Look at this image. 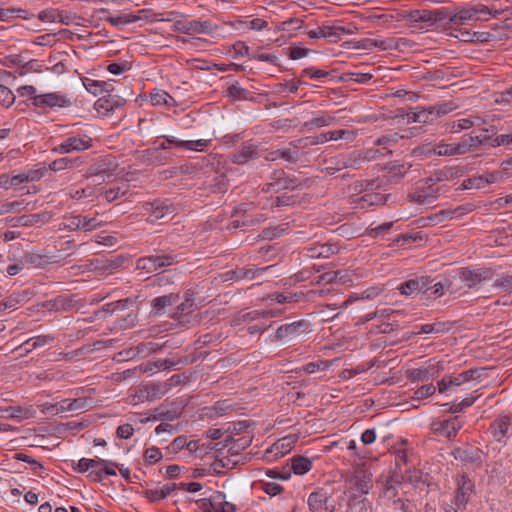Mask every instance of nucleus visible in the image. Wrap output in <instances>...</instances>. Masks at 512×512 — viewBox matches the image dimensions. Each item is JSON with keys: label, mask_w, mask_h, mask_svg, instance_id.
<instances>
[{"label": "nucleus", "mask_w": 512, "mask_h": 512, "mask_svg": "<svg viewBox=\"0 0 512 512\" xmlns=\"http://www.w3.org/2000/svg\"><path fill=\"white\" fill-rule=\"evenodd\" d=\"M481 129L478 134L474 132L468 135H464L459 142L455 143L456 153L458 155H465L468 152H476L481 146L491 147L493 141V135L495 134L494 129Z\"/></svg>", "instance_id": "nucleus-1"}, {"label": "nucleus", "mask_w": 512, "mask_h": 512, "mask_svg": "<svg viewBox=\"0 0 512 512\" xmlns=\"http://www.w3.org/2000/svg\"><path fill=\"white\" fill-rule=\"evenodd\" d=\"M412 156L414 157H432V156H456L455 143H440L433 145L431 143L424 144L416 147L412 150Z\"/></svg>", "instance_id": "nucleus-2"}, {"label": "nucleus", "mask_w": 512, "mask_h": 512, "mask_svg": "<svg viewBox=\"0 0 512 512\" xmlns=\"http://www.w3.org/2000/svg\"><path fill=\"white\" fill-rule=\"evenodd\" d=\"M174 262L175 257L171 255H151L139 258L136 262V269L152 273L157 271L159 268L171 266Z\"/></svg>", "instance_id": "nucleus-3"}, {"label": "nucleus", "mask_w": 512, "mask_h": 512, "mask_svg": "<svg viewBox=\"0 0 512 512\" xmlns=\"http://www.w3.org/2000/svg\"><path fill=\"white\" fill-rule=\"evenodd\" d=\"M165 140L159 145L160 148L168 149L173 146L177 150L201 151L208 146L210 140H182L174 136H165Z\"/></svg>", "instance_id": "nucleus-4"}, {"label": "nucleus", "mask_w": 512, "mask_h": 512, "mask_svg": "<svg viewBox=\"0 0 512 512\" xmlns=\"http://www.w3.org/2000/svg\"><path fill=\"white\" fill-rule=\"evenodd\" d=\"M171 30L173 32H181L184 34L192 35L198 33H211L213 27L210 21L178 20L173 23Z\"/></svg>", "instance_id": "nucleus-5"}, {"label": "nucleus", "mask_w": 512, "mask_h": 512, "mask_svg": "<svg viewBox=\"0 0 512 512\" xmlns=\"http://www.w3.org/2000/svg\"><path fill=\"white\" fill-rule=\"evenodd\" d=\"M460 279L466 282V286L471 289L482 281L491 280L494 272L491 268H483L478 270H471L468 267L460 269Z\"/></svg>", "instance_id": "nucleus-6"}, {"label": "nucleus", "mask_w": 512, "mask_h": 512, "mask_svg": "<svg viewBox=\"0 0 512 512\" xmlns=\"http://www.w3.org/2000/svg\"><path fill=\"white\" fill-rule=\"evenodd\" d=\"M329 496L323 489L312 492L308 497V506L312 512H334L335 506L329 503Z\"/></svg>", "instance_id": "nucleus-7"}, {"label": "nucleus", "mask_w": 512, "mask_h": 512, "mask_svg": "<svg viewBox=\"0 0 512 512\" xmlns=\"http://www.w3.org/2000/svg\"><path fill=\"white\" fill-rule=\"evenodd\" d=\"M231 216L232 217L241 216L242 219H235V220H233L228 225V229H238V228H241V227H248V226H252V225L258 224V223L263 221L262 216L254 217L252 215L247 214V208H246L245 204H241V205L237 206L234 209V211H233Z\"/></svg>", "instance_id": "nucleus-8"}, {"label": "nucleus", "mask_w": 512, "mask_h": 512, "mask_svg": "<svg viewBox=\"0 0 512 512\" xmlns=\"http://www.w3.org/2000/svg\"><path fill=\"white\" fill-rule=\"evenodd\" d=\"M441 16H445L442 8L434 10H415L410 13V18L414 22L427 23V27H440Z\"/></svg>", "instance_id": "nucleus-9"}, {"label": "nucleus", "mask_w": 512, "mask_h": 512, "mask_svg": "<svg viewBox=\"0 0 512 512\" xmlns=\"http://www.w3.org/2000/svg\"><path fill=\"white\" fill-rule=\"evenodd\" d=\"M125 260L126 258L122 255L111 258L101 257L92 260L90 265L94 271H99L101 273H111L114 270L120 268L124 264Z\"/></svg>", "instance_id": "nucleus-10"}, {"label": "nucleus", "mask_w": 512, "mask_h": 512, "mask_svg": "<svg viewBox=\"0 0 512 512\" xmlns=\"http://www.w3.org/2000/svg\"><path fill=\"white\" fill-rule=\"evenodd\" d=\"M91 146V139L84 137H69L62 144L55 148V151L65 154L73 151H83Z\"/></svg>", "instance_id": "nucleus-11"}, {"label": "nucleus", "mask_w": 512, "mask_h": 512, "mask_svg": "<svg viewBox=\"0 0 512 512\" xmlns=\"http://www.w3.org/2000/svg\"><path fill=\"white\" fill-rule=\"evenodd\" d=\"M196 305L193 299L186 298L185 302L177 306L176 311L171 317L176 320L180 325L187 326L192 324L191 313L195 310Z\"/></svg>", "instance_id": "nucleus-12"}, {"label": "nucleus", "mask_w": 512, "mask_h": 512, "mask_svg": "<svg viewBox=\"0 0 512 512\" xmlns=\"http://www.w3.org/2000/svg\"><path fill=\"white\" fill-rule=\"evenodd\" d=\"M146 211L151 213V222L156 220H160L165 216H169L175 213L176 208L174 205L163 202V201H155L151 203H146L144 205Z\"/></svg>", "instance_id": "nucleus-13"}, {"label": "nucleus", "mask_w": 512, "mask_h": 512, "mask_svg": "<svg viewBox=\"0 0 512 512\" xmlns=\"http://www.w3.org/2000/svg\"><path fill=\"white\" fill-rule=\"evenodd\" d=\"M431 282L432 281L430 280L429 277L424 276L416 279H410L400 285L399 291L401 294L406 296L412 295L420 291H423L425 293L430 289L429 284Z\"/></svg>", "instance_id": "nucleus-14"}, {"label": "nucleus", "mask_w": 512, "mask_h": 512, "mask_svg": "<svg viewBox=\"0 0 512 512\" xmlns=\"http://www.w3.org/2000/svg\"><path fill=\"white\" fill-rule=\"evenodd\" d=\"M352 31L341 26L323 25L316 30H310L307 35L311 39L324 38H339L342 34H350Z\"/></svg>", "instance_id": "nucleus-15"}, {"label": "nucleus", "mask_w": 512, "mask_h": 512, "mask_svg": "<svg viewBox=\"0 0 512 512\" xmlns=\"http://www.w3.org/2000/svg\"><path fill=\"white\" fill-rule=\"evenodd\" d=\"M113 162H98L90 166L87 172L88 177H97L100 181H105L115 174L117 166Z\"/></svg>", "instance_id": "nucleus-16"}, {"label": "nucleus", "mask_w": 512, "mask_h": 512, "mask_svg": "<svg viewBox=\"0 0 512 512\" xmlns=\"http://www.w3.org/2000/svg\"><path fill=\"white\" fill-rule=\"evenodd\" d=\"M223 504H225V494L216 491L209 499L201 500L200 509L202 512H225Z\"/></svg>", "instance_id": "nucleus-17"}, {"label": "nucleus", "mask_w": 512, "mask_h": 512, "mask_svg": "<svg viewBox=\"0 0 512 512\" xmlns=\"http://www.w3.org/2000/svg\"><path fill=\"white\" fill-rule=\"evenodd\" d=\"M455 325V322L453 321H439L432 324H424L421 325L420 330L417 332H412L409 335V338L415 335H419L421 333L424 334H445L448 333Z\"/></svg>", "instance_id": "nucleus-18"}, {"label": "nucleus", "mask_w": 512, "mask_h": 512, "mask_svg": "<svg viewBox=\"0 0 512 512\" xmlns=\"http://www.w3.org/2000/svg\"><path fill=\"white\" fill-rule=\"evenodd\" d=\"M33 104L35 106H49L53 107H65L68 104V100L56 93H48L43 95L34 96Z\"/></svg>", "instance_id": "nucleus-19"}, {"label": "nucleus", "mask_w": 512, "mask_h": 512, "mask_svg": "<svg viewBox=\"0 0 512 512\" xmlns=\"http://www.w3.org/2000/svg\"><path fill=\"white\" fill-rule=\"evenodd\" d=\"M462 175V171L457 167H443L442 169L435 170L433 175L427 179V183L431 182L430 185H435L437 182L443 180H452Z\"/></svg>", "instance_id": "nucleus-20"}, {"label": "nucleus", "mask_w": 512, "mask_h": 512, "mask_svg": "<svg viewBox=\"0 0 512 512\" xmlns=\"http://www.w3.org/2000/svg\"><path fill=\"white\" fill-rule=\"evenodd\" d=\"M511 425V419L508 416H500L490 426L493 437L500 442L507 434Z\"/></svg>", "instance_id": "nucleus-21"}, {"label": "nucleus", "mask_w": 512, "mask_h": 512, "mask_svg": "<svg viewBox=\"0 0 512 512\" xmlns=\"http://www.w3.org/2000/svg\"><path fill=\"white\" fill-rule=\"evenodd\" d=\"M303 326H305L304 321H298V322L281 325L276 330L275 338L277 341H281L284 339H292L293 337H295L298 334L299 329Z\"/></svg>", "instance_id": "nucleus-22"}, {"label": "nucleus", "mask_w": 512, "mask_h": 512, "mask_svg": "<svg viewBox=\"0 0 512 512\" xmlns=\"http://www.w3.org/2000/svg\"><path fill=\"white\" fill-rule=\"evenodd\" d=\"M505 164L500 170L487 172L484 174L487 184L500 183L510 177L512 174V162H502Z\"/></svg>", "instance_id": "nucleus-23"}, {"label": "nucleus", "mask_w": 512, "mask_h": 512, "mask_svg": "<svg viewBox=\"0 0 512 512\" xmlns=\"http://www.w3.org/2000/svg\"><path fill=\"white\" fill-rule=\"evenodd\" d=\"M47 168H35L33 170H30L26 173H20L18 175H14L10 178V185L11 186H18L21 183L28 182V181H37L39 180L44 172H47Z\"/></svg>", "instance_id": "nucleus-24"}, {"label": "nucleus", "mask_w": 512, "mask_h": 512, "mask_svg": "<svg viewBox=\"0 0 512 512\" xmlns=\"http://www.w3.org/2000/svg\"><path fill=\"white\" fill-rule=\"evenodd\" d=\"M270 155L272 157H270L268 155L267 156H263L264 160H276V158L279 157V156L282 157V158H286L287 157V151H282L281 153H279L277 151V152L271 153ZM241 156L243 158H251V159L262 157V155L258 151L257 146H255L253 144L245 145L242 148V150H241Z\"/></svg>", "instance_id": "nucleus-25"}, {"label": "nucleus", "mask_w": 512, "mask_h": 512, "mask_svg": "<svg viewBox=\"0 0 512 512\" xmlns=\"http://www.w3.org/2000/svg\"><path fill=\"white\" fill-rule=\"evenodd\" d=\"M442 12L445 16H441L440 27L457 30L458 26L464 24L457 12H452L447 8H442Z\"/></svg>", "instance_id": "nucleus-26"}, {"label": "nucleus", "mask_w": 512, "mask_h": 512, "mask_svg": "<svg viewBox=\"0 0 512 512\" xmlns=\"http://www.w3.org/2000/svg\"><path fill=\"white\" fill-rule=\"evenodd\" d=\"M455 457L459 458L462 462L465 463H475L478 466L481 465V456L480 451L478 449H455Z\"/></svg>", "instance_id": "nucleus-27"}, {"label": "nucleus", "mask_w": 512, "mask_h": 512, "mask_svg": "<svg viewBox=\"0 0 512 512\" xmlns=\"http://www.w3.org/2000/svg\"><path fill=\"white\" fill-rule=\"evenodd\" d=\"M427 189V191L417 190L410 194L409 197L412 201L419 204H432L435 199L434 193H436L437 190H434L430 184L428 185Z\"/></svg>", "instance_id": "nucleus-28"}, {"label": "nucleus", "mask_w": 512, "mask_h": 512, "mask_svg": "<svg viewBox=\"0 0 512 512\" xmlns=\"http://www.w3.org/2000/svg\"><path fill=\"white\" fill-rule=\"evenodd\" d=\"M18 17L22 19H31L32 15L25 9L22 8H7L0 9V20L9 22L11 19Z\"/></svg>", "instance_id": "nucleus-29"}, {"label": "nucleus", "mask_w": 512, "mask_h": 512, "mask_svg": "<svg viewBox=\"0 0 512 512\" xmlns=\"http://www.w3.org/2000/svg\"><path fill=\"white\" fill-rule=\"evenodd\" d=\"M141 19H142V16H140V15L128 13V14H120L117 16H108L106 18V21L109 22L114 27H120V26H124V25L130 24V23H135Z\"/></svg>", "instance_id": "nucleus-30"}, {"label": "nucleus", "mask_w": 512, "mask_h": 512, "mask_svg": "<svg viewBox=\"0 0 512 512\" xmlns=\"http://www.w3.org/2000/svg\"><path fill=\"white\" fill-rule=\"evenodd\" d=\"M291 468L295 474L303 475L310 471L312 462L306 457L296 456L291 459Z\"/></svg>", "instance_id": "nucleus-31"}, {"label": "nucleus", "mask_w": 512, "mask_h": 512, "mask_svg": "<svg viewBox=\"0 0 512 512\" xmlns=\"http://www.w3.org/2000/svg\"><path fill=\"white\" fill-rule=\"evenodd\" d=\"M355 485L361 493L367 494L373 486L371 475L367 474L365 471H357L355 475Z\"/></svg>", "instance_id": "nucleus-32"}, {"label": "nucleus", "mask_w": 512, "mask_h": 512, "mask_svg": "<svg viewBox=\"0 0 512 512\" xmlns=\"http://www.w3.org/2000/svg\"><path fill=\"white\" fill-rule=\"evenodd\" d=\"M51 341H53V337H51L49 335L37 336V337L28 339L26 342H24L20 346V348L21 349L24 348L25 352L28 353V352L32 351L33 349H36L38 347H41V346H44V345L50 343Z\"/></svg>", "instance_id": "nucleus-33"}, {"label": "nucleus", "mask_w": 512, "mask_h": 512, "mask_svg": "<svg viewBox=\"0 0 512 512\" xmlns=\"http://www.w3.org/2000/svg\"><path fill=\"white\" fill-rule=\"evenodd\" d=\"M251 442H252L251 435L243 436L238 439H234L232 437V441L229 443V446H228V452L231 455H237V454H239L240 451H242V450L246 449L248 446H250Z\"/></svg>", "instance_id": "nucleus-34"}, {"label": "nucleus", "mask_w": 512, "mask_h": 512, "mask_svg": "<svg viewBox=\"0 0 512 512\" xmlns=\"http://www.w3.org/2000/svg\"><path fill=\"white\" fill-rule=\"evenodd\" d=\"M179 299V293L171 292L168 295L160 296L152 301V306L156 311L164 309L166 306H170L176 303Z\"/></svg>", "instance_id": "nucleus-35"}, {"label": "nucleus", "mask_w": 512, "mask_h": 512, "mask_svg": "<svg viewBox=\"0 0 512 512\" xmlns=\"http://www.w3.org/2000/svg\"><path fill=\"white\" fill-rule=\"evenodd\" d=\"M82 81H83V85L85 86L86 90L95 96L101 95L104 92L109 93V90L105 88V86L107 85L106 82L92 80L89 78H84Z\"/></svg>", "instance_id": "nucleus-36"}, {"label": "nucleus", "mask_w": 512, "mask_h": 512, "mask_svg": "<svg viewBox=\"0 0 512 512\" xmlns=\"http://www.w3.org/2000/svg\"><path fill=\"white\" fill-rule=\"evenodd\" d=\"M270 267L271 266H267L264 268H238L233 273L235 275L236 280L253 279L256 275L263 273L264 271L268 270Z\"/></svg>", "instance_id": "nucleus-37"}, {"label": "nucleus", "mask_w": 512, "mask_h": 512, "mask_svg": "<svg viewBox=\"0 0 512 512\" xmlns=\"http://www.w3.org/2000/svg\"><path fill=\"white\" fill-rule=\"evenodd\" d=\"M335 121V117L331 116L327 113H322L321 115L312 118L311 120L304 123V127L312 128V127H325L329 126Z\"/></svg>", "instance_id": "nucleus-38"}, {"label": "nucleus", "mask_w": 512, "mask_h": 512, "mask_svg": "<svg viewBox=\"0 0 512 512\" xmlns=\"http://www.w3.org/2000/svg\"><path fill=\"white\" fill-rule=\"evenodd\" d=\"M410 168L409 167H405L404 164H401V165H394L392 167H388V165H383L380 167L381 170H387L388 171V176H387V181L388 182H392V181H396L398 178H400L401 176H403L407 170Z\"/></svg>", "instance_id": "nucleus-39"}, {"label": "nucleus", "mask_w": 512, "mask_h": 512, "mask_svg": "<svg viewBox=\"0 0 512 512\" xmlns=\"http://www.w3.org/2000/svg\"><path fill=\"white\" fill-rule=\"evenodd\" d=\"M338 281L341 283H345L344 275H343L342 271L325 272L316 278L317 284H320V283L328 284V283L338 282Z\"/></svg>", "instance_id": "nucleus-40"}, {"label": "nucleus", "mask_w": 512, "mask_h": 512, "mask_svg": "<svg viewBox=\"0 0 512 512\" xmlns=\"http://www.w3.org/2000/svg\"><path fill=\"white\" fill-rule=\"evenodd\" d=\"M176 364H177V362L172 361L170 359H159L157 361L147 363L142 370H143V372L153 371V369L167 370V369H171Z\"/></svg>", "instance_id": "nucleus-41"}, {"label": "nucleus", "mask_w": 512, "mask_h": 512, "mask_svg": "<svg viewBox=\"0 0 512 512\" xmlns=\"http://www.w3.org/2000/svg\"><path fill=\"white\" fill-rule=\"evenodd\" d=\"M346 135L352 136L353 132L349 131V130H336V131L325 132V133H322L318 137L317 143H325V142L331 141V140H338V139L345 137Z\"/></svg>", "instance_id": "nucleus-42"}, {"label": "nucleus", "mask_w": 512, "mask_h": 512, "mask_svg": "<svg viewBox=\"0 0 512 512\" xmlns=\"http://www.w3.org/2000/svg\"><path fill=\"white\" fill-rule=\"evenodd\" d=\"M140 393V397L145 398L146 400H153L155 398H159L164 391L161 389L160 384H152L145 386Z\"/></svg>", "instance_id": "nucleus-43"}, {"label": "nucleus", "mask_w": 512, "mask_h": 512, "mask_svg": "<svg viewBox=\"0 0 512 512\" xmlns=\"http://www.w3.org/2000/svg\"><path fill=\"white\" fill-rule=\"evenodd\" d=\"M378 148H373L367 151L366 158L368 160L377 159L380 157H388L392 156L393 150L388 146L378 145Z\"/></svg>", "instance_id": "nucleus-44"}, {"label": "nucleus", "mask_w": 512, "mask_h": 512, "mask_svg": "<svg viewBox=\"0 0 512 512\" xmlns=\"http://www.w3.org/2000/svg\"><path fill=\"white\" fill-rule=\"evenodd\" d=\"M300 297H301V295H298V294H293V293L284 294V293H278V292L268 295L269 299H271L277 303H280V304L297 302V301H299Z\"/></svg>", "instance_id": "nucleus-45"}, {"label": "nucleus", "mask_w": 512, "mask_h": 512, "mask_svg": "<svg viewBox=\"0 0 512 512\" xmlns=\"http://www.w3.org/2000/svg\"><path fill=\"white\" fill-rule=\"evenodd\" d=\"M473 127V122H470L468 118H462L457 121H453L451 124H448V130L451 133H459L462 130H468Z\"/></svg>", "instance_id": "nucleus-46"}, {"label": "nucleus", "mask_w": 512, "mask_h": 512, "mask_svg": "<svg viewBox=\"0 0 512 512\" xmlns=\"http://www.w3.org/2000/svg\"><path fill=\"white\" fill-rule=\"evenodd\" d=\"M38 19L43 22H62L65 23L64 20L61 17V14L59 11L50 9V10H43L38 14Z\"/></svg>", "instance_id": "nucleus-47"}, {"label": "nucleus", "mask_w": 512, "mask_h": 512, "mask_svg": "<svg viewBox=\"0 0 512 512\" xmlns=\"http://www.w3.org/2000/svg\"><path fill=\"white\" fill-rule=\"evenodd\" d=\"M163 458L162 452L158 447L152 446L144 451V459L149 464H155Z\"/></svg>", "instance_id": "nucleus-48"}, {"label": "nucleus", "mask_w": 512, "mask_h": 512, "mask_svg": "<svg viewBox=\"0 0 512 512\" xmlns=\"http://www.w3.org/2000/svg\"><path fill=\"white\" fill-rule=\"evenodd\" d=\"M432 430L436 435L446 436L448 439L454 438V435L450 434V424L448 420L434 423Z\"/></svg>", "instance_id": "nucleus-49"}, {"label": "nucleus", "mask_w": 512, "mask_h": 512, "mask_svg": "<svg viewBox=\"0 0 512 512\" xmlns=\"http://www.w3.org/2000/svg\"><path fill=\"white\" fill-rule=\"evenodd\" d=\"M485 185H487L485 181V176L481 175L478 177L469 178L467 180H464L462 183V189H481L484 188Z\"/></svg>", "instance_id": "nucleus-50"}, {"label": "nucleus", "mask_w": 512, "mask_h": 512, "mask_svg": "<svg viewBox=\"0 0 512 512\" xmlns=\"http://www.w3.org/2000/svg\"><path fill=\"white\" fill-rule=\"evenodd\" d=\"M329 74L330 73L328 71L318 69L315 67H307V68L303 69L301 72L302 77L307 76L311 79L325 78V77L329 76Z\"/></svg>", "instance_id": "nucleus-51"}, {"label": "nucleus", "mask_w": 512, "mask_h": 512, "mask_svg": "<svg viewBox=\"0 0 512 512\" xmlns=\"http://www.w3.org/2000/svg\"><path fill=\"white\" fill-rule=\"evenodd\" d=\"M493 286L496 288H500L503 291L511 292L512 291V275H510V274L502 275L501 277H499L498 279L495 280Z\"/></svg>", "instance_id": "nucleus-52"}, {"label": "nucleus", "mask_w": 512, "mask_h": 512, "mask_svg": "<svg viewBox=\"0 0 512 512\" xmlns=\"http://www.w3.org/2000/svg\"><path fill=\"white\" fill-rule=\"evenodd\" d=\"M15 96L12 91L6 86L0 84V103L6 107L13 104Z\"/></svg>", "instance_id": "nucleus-53"}, {"label": "nucleus", "mask_w": 512, "mask_h": 512, "mask_svg": "<svg viewBox=\"0 0 512 512\" xmlns=\"http://www.w3.org/2000/svg\"><path fill=\"white\" fill-rule=\"evenodd\" d=\"M285 231V228L281 226L269 227L265 228L262 233L259 235L262 239L272 240L281 236Z\"/></svg>", "instance_id": "nucleus-54"}, {"label": "nucleus", "mask_w": 512, "mask_h": 512, "mask_svg": "<svg viewBox=\"0 0 512 512\" xmlns=\"http://www.w3.org/2000/svg\"><path fill=\"white\" fill-rule=\"evenodd\" d=\"M455 108H456V106L452 102L442 103V104H437V105L431 106V109L433 110L436 119L440 116L448 114L449 112L453 111Z\"/></svg>", "instance_id": "nucleus-55"}, {"label": "nucleus", "mask_w": 512, "mask_h": 512, "mask_svg": "<svg viewBox=\"0 0 512 512\" xmlns=\"http://www.w3.org/2000/svg\"><path fill=\"white\" fill-rule=\"evenodd\" d=\"M130 69H131V63L128 61H123V62H119V63L114 62V63L109 64L107 67V70L110 73L115 74V75L122 74Z\"/></svg>", "instance_id": "nucleus-56"}, {"label": "nucleus", "mask_w": 512, "mask_h": 512, "mask_svg": "<svg viewBox=\"0 0 512 512\" xmlns=\"http://www.w3.org/2000/svg\"><path fill=\"white\" fill-rule=\"evenodd\" d=\"M228 95L233 99H246L248 91L238 84H232L228 87Z\"/></svg>", "instance_id": "nucleus-57"}, {"label": "nucleus", "mask_w": 512, "mask_h": 512, "mask_svg": "<svg viewBox=\"0 0 512 512\" xmlns=\"http://www.w3.org/2000/svg\"><path fill=\"white\" fill-rule=\"evenodd\" d=\"M436 387L433 384L423 385L414 393L415 399H424L435 393Z\"/></svg>", "instance_id": "nucleus-58"}, {"label": "nucleus", "mask_w": 512, "mask_h": 512, "mask_svg": "<svg viewBox=\"0 0 512 512\" xmlns=\"http://www.w3.org/2000/svg\"><path fill=\"white\" fill-rule=\"evenodd\" d=\"M150 98L153 105L168 104V99L172 100V97L162 90L151 93Z\"/></svg>", "instance_id": "nucleus-59"}, {"label": "nucleus", "mask_w": 512, "mask_h": 512, "mask_svg": "<svg viewBox=\"0 0 512 512\" xmlns=\"http://www.w3.org/2000/svg\"><path fill=\"white\" fill-rule=\"evenodd\" d=\"M312 50L299 46H293L289 48L288 56L292 60H297L306 57Z\"/></svg>", "instance_id": "nucleus-60"}, {"label": "nucleus", "mask_w": 512, "mask_h": 512, "mask_svg": "<svg viewBox=\"0 0 512 512\" xmlns=\"http://www.w3.org/2000/svg\"><path fill=\"white\" fill-rule=\"evenodd\" d=\"M458 492L470 495L473 491V484L467 475H462L458 481Z\"/></svg>", "instance_id": "nucleus-61"}, {"label": "nucleus", "mask_w": 512, "mask_h": 512, "mask_svg": "<svg viewBox=\"0 0 512 512\" xmlns=\"http://www.w3.org/2000/svg\"><path fill=\"white\" fill-rule=\"evenodd\" d=\"M329 367V362L328 361H325V360H320V361H317V362H310V363H307L304 367H303V370L306 372V373H314L315 371L317 370H325L326 368Z\"/></svg>", "instance_id": "nucleus-62"}, {"label": "nucleus", "mask_w": 512, "mask_h": 512, "mask_svg": "<svg viewBox=\"0 0 512 512\" xmlns=\"http://www.w3.org/2000/svg\"><path fill=\"white\" fill-rule=\"evenodd\" d=\"M417 119H418V123L424 124V123L433 122L434 120H436V117H435L434 112L430 106L426 109H422V110L418 111Z\"/></svg>", "instance_id": "nucleus-63"}, {"label": "nucleus", "mask_w": 512, "mask_h": 512, "mask_svg": "<svg viewBox=\"0 0 512 512\" xmlns=\"http://www.w3.org/2000/svg\"><path fill=\"white\" fill-rule=\"evenodd\" d=\"M501 145L511 146L512 145V134L498 135L491 142V148H495Z\"/></svg>", "instance_id": "nucleus-64"}]
</instances>
